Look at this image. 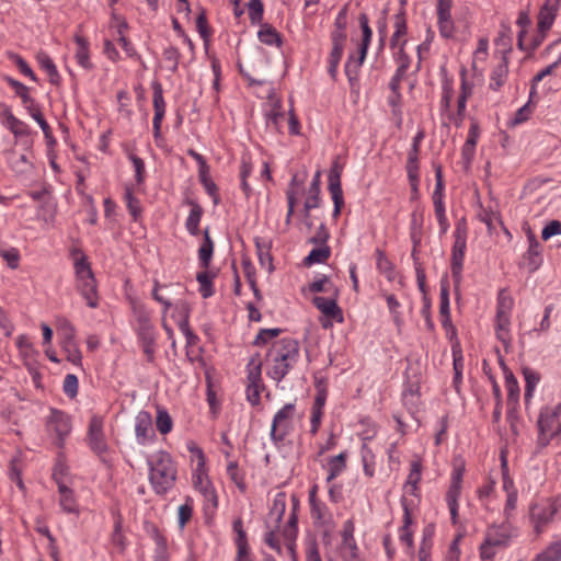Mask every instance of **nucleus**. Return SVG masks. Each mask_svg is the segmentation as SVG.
Segmentation results:
<instances>
[{
	"label": "nucleus",
	"mask_w": 561,
	"mask_h": 561,
	"mask_svg": "<svg viewBox=\"0 0 561 561\" xmlns=\"http://www.w3.org/2000/svg\"><path fill=\"white\" fill-rule=\"evenodd\" d=\"M454 0H437V20L439 34L444 38H451L455 32V25L451 18V7Z\"/></svg>",
	"instance_id": "nucleus-15"
},
{
	"label": "nucleus",
	"mask_w": 561,
	"mask_h": 561,
	"mask_svg": "<svg viewBox=\"0 0 561 561\" xmlns=\"http://www.w3.org/2000/svg\"><path fill=\"white\" fill-rule=\"evenodd\" d=\"M375 254L377 270L381 274H383L389 282L394 280L396 271L393 263L387 257L386 253L380 249H377Z\"/></svg>",
	"instance_id": "nucleus-32"
},
{
	"label": "nucleus",
	"mask_w": 561,
	"mask_h": 561,
	"mask_svg": "<svg viewBox=\"0 0 561 561\" xmlns=\"http://www.w3.org/2000/svg\"><path fill=\"white\" fill-rule=\"evenodd\" d=\"M465 252L451 251V276L454 279L455 290L458 291L461 279H462V267H463Z\"/></svg>",
	"instance_id": "nucleus-35"
},
{
	"label": "nucleus",
	"mask_w": 561,
	"mask_h": 561,
	"mask_svg": "<svg viewBox=\"0 0 561 561\" xmlns=\"http://www.w3.org/2000/svg\"><path fill=\"white\" fill-rule=\"evenodd\" d=\"M465 473V465H455L451 472V482L446 493L447 504H458V499L462 489V477Z\"/></svg>",
	"instance_id": "nucleus-21"
},
{
	"label": "nucleus",
	"mask_w": 561,
	"mask_h": 561,
	"mask_svg": "<svg viewBox=\"0 0 561 561\" xmlns=\"http://www.w3.org/2000/svg\"><path fill=\"white\" fill-rule=\"evenodd\" d=\"M341 173H342V168L339 165L337 162H334L329 172V185H328L329 192L331 194V197H332V201L334 204V209H333L334 218L340 216L341 209L344 205L343 191H342V186H341Z\"/></svg>",
	"instance_id": "nucleus-14"
},
{
	"label": "nucleus",
	"mask_w": 561,
	"mask_h": 561,
	"mask_svg": "<svg viewBox=\"0 0 561 561\" xmlns=\"http://www.w3.org/2000/svg\"><path fill=\"white\" fill-rule=\"evenodd\" d=\"M344 45L332 44V49L328 59V72L330 77L335 80L337 76V67L342 59Z\"/></svg>",
	"instance_id": "nucleus-47"
},
{
	"label": "nucleus",
	"mask_w": 561,
	"mask_h": 561,
	"mask_svg": "<svg viewBox=\"0 0 561 561\" xmlns=\"http://www.w3.org/2000/svg\"><path fill=\"white\" fill-rule=\"evenodd\" d=\"M151 88L153 91L152 103L154 110L152 119L153 137L158 140L161 138V124L165 114V101L163 98L162 84L158 80L151 82Z\"/></svg>",
	"instance_id": "nucleus-13"
},
{
	"label": "nucleus",
	"mask_w": 561,
	"mask_h": 561,
	"mask_svg": "<svg viewBox=\"0 0 561 561\" xmlns=\"http://www.w3.org/2000/svg\"><path fill=\"white\" fill-rule=\"evenodd\" d=\"M358 22L363 34L362 44L359 46V53H362V55H366L373 35L367 14L360 13L358 16Z\"/></svg>",
	"instance_id": "nucleus-44"
},
{
	"label": "nucleus",
	"mask_w": 561,
	"mask_h": 561,
	"mask_svg": "<svg viewBox=\"0 0 561 561\" xmlns=\"http://www.w3.org/2000/svg\"><path fill=\"white\" fill-rule=\"evenodd\" d=\"M451 351H453V359H454L453 365H454V373H455L454 385H455V388L457 389V391H459V383L461 382L462 370H463V356H462V351H461L459 342L453 343Z\"/></svg>",
	"instance_id": "nucleus-33"
},
{
	"label": "nucleus",
	"mask_w": 561,
	"mask_h": 561,
	"mask_svg": "<svg viewBox=\"0 0 561 561\" xmlns=\"http://www.w3.org/2000/svg\"><path fill=\"white\" fill-rule=\"evenodd\" d=\"M282 329L273 328V329H261L253 341V345L261 346L265 345L272 339L278 336L282 333Z\"/></svg>",
	"instance_id": "nucleus-60"
},
{
	"label": "nucleus",
	"mask_w": 561,
	"mask_h": 561,
	"mask_svg": "<svg viewBox=\"0 0 561 561\" xmlns=\"http://www.w3.org/2000/svg\"><path fill=\"white\" fill-rule=\"evenodd\" d=\"M333 288H335L330 282L329 277L323 275L321 278H318L309 284L308 289L310 293H333Z\"/></svg>",
	"instance_id": "nucleus-59"
},
{
	"label": "nucleus",
	"mask_w": 561,
	"mask_h": 561,
	"mask_svg": "<svg viewBox=\"0 0 561 561\" xmlns=\"http://www.w3.org/2000/svg\"><path fill=\"white\" fill-rule=\"evenodd\" d=\"M401 505L403 508V525L400 528V541L405 543L409 549L413 548V533L410 529V526L413 523L411 510L409 507L408 501L405 497L401 499Z\"/></svg>",
	"instance_id": "nucleus-24"
},
{
	"label": "nucleus",
	"mask_w": 561,
	"mask_h": 561,
	"mask_svg": "<svg viewBox=\"0 0 561 561\" xmlns=\"http://www.w3.org/2000/svg\"><path fill=\"white\" fill-rule=\"evenodd\" d=\"M330 255L331 249L329 245H319L309 252V254L305 257L304 263L306 266L325 263Z\"/></svg>",
	"instance_id": "nucleus-37"
},
{
	"label": "nucleus",
	"mask_w": 561,
	"mask_h": 561,
	"mask_svg": "<svg viewBox=\"0 0 561 561\" xmlns=\"http://www.w3.org/2000/svg\"><path fill=\"white\" fill-rule=\"evenodd\" d=\"M557 11H550L549 9L540 8L539 14H538V32H548L557 16Z\"/></svg>",
	"instance_id": "nucleus-57"
},
{
	"label": "nucleus",
	"mask_w": 561,
	"mask_h": 561,
	"mask_svg": "<svg viewBox=\"0 0 561 561\" xmlns=\"http://www.w3.org/2000/svg\"><path fill=\"white\" fill-rule=\"evenodd\" d=\"M504 370L505 387L507 390V414L508 416L516 410L519 400V385L514 374L501 362Z\"/></svg>",
	"instance_id": "nucleus-17"
},
{
	"label": "nucleus",
	"mask_w": 561,
	"mask_h": 561,
	"mask_svg": "<svg viewBox=\"0 0 561 561\" xmlns=\"http://www.w3.org/2000/svg\"><path fill=\"white\" fill-rule=\"evenodd\" d=\"M535 561H561V538L551 542L536 557Z\"/></svg>",
	"instance_id": "nucleus-49"
},
{
	"label": "nucleus",
	"mask_w": 561,
	"mask_h": 561,
	"mask_svg": "<svg viewBox=\"0 0 561 561\" xmlns=\"http://www.w3.org/2000/svg\"><path fill=\"white\" fill-rule=\"evenodd\" d=\"M259 39L265 44V45H276L280 46L282 44V37L280 34L274 28L273 26L268 24L262 25L261 30L259 31Z\"/></svg>",
	"instance_id": "nucleus-41"
},
{
	"label": "nucleus",
	"mask_w": 561,
	"mask_h": 561,
	"mask_svg": "<svg viewBox=\"0 0 561 561\" xmlns=\"http://www.w3.org/2000/svg\"><path fill=\"white\" fill-rule=\"evenodd\" d=\"M247 373V400L252 407H256L261 402V391L265 388L262 380V362L259 353H255L249 359Z\"/></svg>",
	"instance_id": "nucleus-8"
},
{
	"label": "nucleus",
	"mask_w": 561,
	"mask_h": 561,
	"mask_svg": "<svg viewBox=\"0 0 561 561\" xmlns=\"http://www.w3.org/2000/svg\"><path fill=\"white\" fill-rule=\"evenodd\" d=\"M360 456L365 476L368 478H373L375 476L376 467L375 454L366 444H363L360 448Z\"/></svg>",
	"instance_id": "nucleus-42"
},
{
	"label": "nucleus",
	"mask_w": 561,
	"mask_h": 561,
	"mask_svg": "<svg viewBox=\"0 0 561 561\" xmlns=\"http://www.w3.org/2000/svg\"><path fill=\"white\" fill-rule=\"evenodd\" d=\"M561 512L560 497H546L534 503L530 506V520L534 524L537 534L542 533L543 528L551 523Z\"/></svg>",
	"instance_id": "nucleus-6"
},
{
	"label": "nucleus",
	"mask_w": 561,
	"mask_h": 561,
	"mask_svg": "<svg viewBox=\"0 0 561 561\" xmlns=\"http://www.w3.org/2000/svg\"><path fill=\"white\" fill-rule=\"evenodd\" d=\"M153 538L156 542L154 561H169L168 543L165 537L156 529Z\"/></svg>",
	"instance_id": "nucleus-56"
},
{
	"label": "nucleus",
	"mask_w": 561,
	"mask_h": 561,
	"mask_svg": "<svg viewBox=\"0 0 561 561\" xmlns=\"http://www.w3.org/2000/svg\"><path fill=\"white\" fill-rule=\"evenodd\" d=\"M254 243H255L256 254H257L260 264L263 267L267 266V270L270 272L273 271V259L270 253V249H271L270 243L259 237H256L254 239Z\"/></svg>",
	"instance_id": "nucleus-36"
},
{
	"label": "nucleus",
	"mask_w": 561,
	"mask_h": 561,
	"mask_svg": "<svg viewBox=\"0 0 561 561\" xmlns=\"http://www.w3.org/2000/svg\"><path fill=\"white\" fill-rule=\"evenodd\" d=\"M365 57L366 55H362V53H359L357 59H355L354 56L351 55L345 64L344 71L350 82L351 89H355L358 87L359 69L364 62Z\"/></svg>",
	"instance_id": "nucleus-27"
},
{
	"label": "nucleus",
	"mask_w": 561,
	"mask_h": 561,
	"mask_svg": "<svg viewBox=\"0 0 561 561\" xmlns=\"http://www.w3.org/2000/svg\"><path fill=\"white\" fill-rule=\"evenodd\" d=\"M75 42L77 44L76 59L78 65L87 70L92 69L93 65L90 61L88 39L79 34H76Z\"/></svg>",
	"instance_id": "nucleus-28"
},
{
	"label": "nucleus",
	"mask_w": 561,
	"mask_h": 561,
	"mask_svg": "<svg viewBox=\"0 0 561 561\" xmlns=\"http://www.w3.org/2000/svg\"><path fill=\"white\" fill-rule=\"evenodd\" d=\"M11 169L16 174H27L32 172L34 165L26 154H20L16 159L11 161Z\"/></svg>",
	"instance_id": "nucleus-58"
},
{
	"label": "nucleus",
	"mask_w": 561,
	"mask_h": 561,
	"mask_svg": "<svg viewBox=\"0 0 561 561\" xmlns=\"http://www.w3.org/2000/svg\"><path fill=\"white\" fill-rule=\"evenodd\" d=\"M70 256L73 260L76 274V286L78 291L84 298L87 306L94 309L99 307L98 285L88 256L79 248L70 250Z\"/></svg>",
	"instance_id": "nucleus-3"
},
{
	"label": "nucleus",
	"mask_w": 561,
	"mask_h": 561,
	"mask_svg": "<svg viewBox=\"0 0 561 561\" xmlns=\"http://www.w3.org/2000/svg\"><path fill=\"white\" fill-rule=\"evenodd\" d=\"M531 114H533V108L528 102L525 105H523L520 108L517 110L514 117L508 122V126L515 127L517 125H520V124L527 122L530 118Z\"/></svg>",
	"instance_id": "nucleus-61"
},
{
	"label": "nucleus",
	"mask_w": 561,
	"mask_h": 561,
	"mask_svg": "<svg viewBox=\"0 0 561 561\" xmlns=\"http://www.w3.org/2000/svg\"><path fill=\"white\" fill-rule=\"evenodd\" d=\"M332 297L316 296L312 298L313 306L322 312L325 320L321 321L323 329H330L333 321L337 323L344 322V316L341 307L337 305L339 289L333 288Z\"/></svg>",
	"instance_id": "nucleus-10"
},
{
	"label": "nucleus",
	"mask_w": 561,
	"mask_h": 561,
	"mask_svg": "<svg viewBox=\"0 0 561 561\" xmlns=\"http://www.w3.org/2000/svg\"><path fill=\"white\" fill-rule=\"evenodd\" d=\"M529 247L527 252L524 254V264L527 266L529 272H535L541 264V247L535 234L529 231L528 233Z\"/></svg>",
	"instance_id": "nucleus-22"
},
{
	"label": "nucleus",
	"mask_w": 561,
	"mask_h": 561,
	"mask_svg": "<svg viewBox=\"0 0 561 561\" xmlns=\"http://www.w3.org/2000/svg\"><path fill=\"white\" fill-rule=\"evenodd\" d=\"M435 180H436V184H435V190L433 192L434 211H435V216L438 221V225H439L440 232L446 233L449 228V224H448V220H447V217L445 214V205L443 202L444 182H443V173H442L440 165H437L435 168Z\"/></svg>",
	"instance_id": "nucleus-12"
},
{
	"label": "nucleus",
	"mask_w": 561,
	"mask_h": 561,
	"mask_svg": "<svg viewBox=\"0 0 561 561\" xmlns=\"http://www.w3.org/2000/svg\"><path fill=\"white\" fill-rule=\"evenodd\" d=\"M358 22L363 34L362 44L359 46V53H362V55H366L373 35L367 14L360 13L358 16Z\"/></svg>",
	"instance_id": "nucleus-45"
},
{
	"label": "nucleus",
	"mask_w": 561,
	"mask_h": 561,
	"mask_svg": "<svg viewBox=\"0 0 561 561\" xmlns=\"http://www.w3.org/2000/svg\"><path fill=\"white\" fill-rule=\"evenodd\" d=\"M37 61L41 68L47 72L49 82L54 85L59 84L60 76L53 59L46 53H39Z\"/></svg>",
	"instance_id": "nucleus-34"
},
{
	"label": "nucleus",
	"mask_w": 561,
	"mask_h": 561,
	"mask_svg": "<svg viewBox=\"0 0 561 561\" xmlns=\"http://www.w3.org/2000/svg\"><path fill=\"white\" fill-rule=\"evenodd\" d=\"M523 375L525 378V400L526 402L533 397L535 387L540 380V375L529 367L523 368Z\"/></svg>",
	"instance_id": "nucleus-51"
},
{
	"label": "nucleus",
	"mask_w": 561,
	"mask_h": 561,
	"mask_svg": "<svg viewBox=\"0 0 561 561\" xmlns=\"http://www.w3.org/2000/svg\"><path fill=\"white\" fill-rule=\"evenodd\" d=\"M5 126L16 138L18 137L25 138L22 140V144L26 150H31V148L33 146V140L30 138V136L32 135V130L26 123L19 119L18 117H14Z\"/></svg>",
	"instance_id": "nucleus-26"
},
{
	"label": "nucleus",
	"mask_w": 561,
	"mask_h": 561,
	"mask_svg": "<svg viewBox=\"0 0 561 561\" xmlns=\"http://www.w3.org/2000/svg\"><path fill=\"white\" fill-rule=\"evenodd\" d=\"M514 300L506 289H501L497 294L496 316H495V333L499 341L502 342L507 350L511 344V312Z\"/></svg>",
	"instance_id": "nucleus-5"
},
{
	"label": "nucleus",
	"mask_w": 561,
	"mask_h": 561,
	"mask_svg": "<svg viewBox=\"0 0 561 561\" xmlns=\"http://www.w3.org/2000/svg\"><path fill=\"white\" fill-rule=\"evenodd\" d=\"M46 427L48 433L57 436L56 445L61 448L65 445L66 437L71 432V419L66 412L51 408Z\"/></svg>",
	"instance_id": "nucleus-11"
},
{
	"label": "nucleus",
	"mask_w": 561,
	"mask_h": 561,
	"mask_svg": "<svg viewBox=\"0 0 561 561\" xmlns=\"http://www.w3.org/2000/svg\"><path fill=\"white\" fill-rule=\"evenodd\" d=\"M439 316H450L449 308V282L447 277L440 279V291H439Z\"/></svg>",
	"instance_id": "nucleus-50"
},
{
	"label": "nucleus",
	"mask_w": 561,
	"mask_h": 561,
	"mask_svg": "<svg viewBox=\"0 0 561 561\" xmlns=\"http://www.w3.org/2000/svg\"><path fill=\"white\" fill-rule=\"evenodd\" d=\"M556 414H549L543 409L540 410L537 426L539 431V443L543 446L548 445L550 438L554 436L553 425L556 423Z\"/></svg>",
	"instance_id": "nucleus-20"
},
{
	"label": "nucleus",
	"mask_w": 561,
	"mask_h": 561,
	"mask_svg": "<svg viewBox=\"0 0 561 561\" xmlns=\"http://www.w3.org/2000/svg\"><path fill=\"white\" fill-rule=\"evenodd\" d=\"M193 483L194 486L203 493V495L209 500L216 502V493L215 490L210 483V481L207 478H204L202 473H197L193 476Z\"/></svg>",
	"instance_id": "nucleus-46"
},
{
	"label": "nucleus",
	"mask_w": 561,
	"mask_h": 561,
	"mask_svg": "<svg viewBox=\"0 0 561 561\" xmlns=\"http://www.w3.org/2000/svg\"><path fill=\"white\" fill-rule=\"evenodd\" d=\"M156 426L162 435L170 433L173 428L172 417L163 408H158L157 410Z\"/></svg>",
	"instance_id": "nucleus-52"
},
{
	"label": "nucleus",
	"mask_w": 561,
	"mask_h": 561,
	"mask_svg": "<svg viewBox=\"0 0 561 561\" xmlns=\"http://www.w3.org/2000/svg\"><path fill=\"white\" fill-rule=\"evenodd\" d=\"M385 298H386L388 309H389L390 313L392 314L396 325L400 327L402 324V317L398 310L401 306L400 302L398 301V299L396 298V296L393 294H386Z\"/></svg>",
	"instance_id": "nucleus-62"
},
{
	"label": "nucleus",
	"mask_w": 561,
	"mask_h": 561,
	"mask_svg": "<svg viewBox=\"0 0 561 561\" xmlns=\"http://www.w3.org/2000/svg\"><path fill=\"white\" fill-rule=\"evenodd\" d=\"M507 75L508 58L506 54H503L501 62L492 70L489 88L493 91L500 90L505 83Z\"/></svg>",
	"instance_id": "nucleus-25"
},
{
	"label": "nucleus",
	"mask_w": 561,
	"mask_h": 561,
	"mask_svg": "<svg viewBox=\"0 0 561 561\" xmlns=\"http://www.w3.org/2000/svg\"><path fill=\"white\" fill-rule=\"evenodd\" d=\"M3 80L14 90L15 94L21 99L23 105L32 103L34 99L30 94L28 87L9 76H4Z\"/></svg>",
	"instance_id": "nucleus-43"
},
{
	"label": "nucleus",
	"mask_w": 561,
	"mask_h": 561,
	"mask_svg": "<svg viewBox=\"0 0 561 561\" xmlns=\"http://www.w3.org/2000/svg\"><path fill=\"white\" fill-rule=\"evenodd\" d=\"M455 242L451 251L466 252L467 248V227L465 221L458 222L454 231Z\"/></svg>",
	"instance_id": "nucleus-54"
},
{
	"label": "nucleus",
	"mask_w": 561,
	"mask_h": 561,
	"mask_svg": "<svg viewBox=\"0 0 561 561\" xmlns=\"http://www.w3.org/2000/svg\"><path fill=\"white\" fill-rule=\"evenodd\" d=\"M59 494V504L62 511L70 514H78L79 507L73 491L69 489L67 485H60Z\"/></svg>",
	"instance_id": "nucleus-31"
},
{
	"label": "nucleus",
	"mask_w": 561,
	"mask_h": 561,
	"mask_svg": "<svg viewBox=\"0 0 561 561\" xmlns=\"http://www.w3.org/2000/svg\"><path fill=\"white\" fill-rule=\"evenodd\" d=\"M203 243L198 249L199 264L204 270H207L210 265V261L214 253V242L209 234V228L203 231Z\"/></svg>",
	"instance_id": "nucleus-29"
},
{
	"label": "nucleus",
	"mask_w": 561,
	"mask_h": 561,
	"mask_svg": "<svg viewBox=\"0 0 561 561\" xmlns=\"http://www.w3.org/2000/svg\"><path fill=\"white\" fill-rule=\"evenodd\" d=\"M135 435L139 445H146L156 439V433L152 427V417L148 411H140L135 420Z\"/></svg>",
	"instance_id": "nucleus-16"
},
{
	"label": "nucleus",
	"mask_w": 561,
	"mask_h": 561,
	"mask_svg": "<svg viewBox=\"0 0 561 561\" xmlns=\"http://www.w3.org/2000/svg\"><path fill=\"white\" fill-rule=\"evenodd\" d=\"M512 538L511 528L506 524L491 526L488 528L484 540L488 545L496 548L506 547Z\"/></svg>",
	"instance_id": "nucleus-19"
},
{
	"label": "nucleus",
	"mask_w": 561,
	"mask_h": 561,
	"mask_svg": "<svg viewBox=\"0 0 561 561\" xmlns=\"http://www.w3.org/2000/svg\"><path fill=\"white\" fill-rule=\"evenodd\" d=\"M300 358V343L298 340L286 336L272 343L266 355V375L277 383L280 382Z\"/></svg>",
	"instance_id": "nucleus-1"
},
{
	"label": "nucleus",
	"mask_w": 561,
	"mask_h": 561,
	"mask_svg": "<svg viewBox=\"0 0 561 561\" xmlns=\"http://www.w3.org/2000/svg\"><path fill=\"white\" fill-rule=\"evenodd\" d=\"M320 172H316L308 191V197L304 204V217L306 225L311 228L312 222L309 220L310 210L320 206Z\"/></svg>",
	"instance_id": "nucleus-18"
},
{
	"label": "nucleus",
	"mask_w": 561,
	"mask_h": 561,
	"mask_svg": "<svg viewBox=\"0 0 561 561\" xmlns=\"http://www.w3.org/2000/svg\"><path fill=\"white\" fill-rule=\"evenodd\" d=\"M134 330L138 342L149 363L156 357V330L151 321V312L142 304H133Z\"/></svg>",
	"instance_id": "nucleus-4"
},
{
	"label": "nucleus",
	"mask_w": 561,
	"mask_h": 561,
	"mask_svg": "<svg viewBox=\"0 0 561 561\" xmlns=\"http://www.w3.org/2000/svg\"><path fill=\"white\" fill-rule=\"evenodd\" d=\"M295 411V403H286L275 413L270 433L271 439L274 444L278 445L282 443L291 432Z\"/></svg>",
	"instance_id": "nucleus-9"
},
{
	"label": "nucleus",
	"mask_w": 561,
	"mask_h": 561,
	"mask_svg": "<svg viewBox=\"0 0 561 561\" xmlns=\"http://www.w3.org/2000/svg\"><path fill=\"white\" fill-rule=\"evenodd\" d=\"M0 256L7 262L8 266L12 270L19 267L20 253L15 248H0Z\"/></svg>",
	"instance_id": "nucleus-63"
},
{
	"label": "nucleus",
	"mask_w": 561,
	"mask_h": 561,
	"mask_svg": "<svg viewBox=\"0 0 561 561\" xmlns=\"http://www.w3.org/2000/svg\"><path fill=\"white\" fill-rule=\"evenodd\" d=\"M84 440L90 450L96 455L101 461L105 462V456L110 450V446L105 437L104 417L102 415H91Z\"/></svg>",
	"instance_id": "nucleus-7"
},
{
	"label": "nucleus",
	"mask_w": 561,
	"mask_h": 561,
	"mask_svg": "<svg viewBox=\"0 0 561 561\" xmlns=\"http://www.w3.org/2000/svg\"><path fill=\"white\" fill-rule=\"evenodd\" d=\"M198 179L207 194L213 198L214 204L217 205L220 202V198L216 183L209 178V167L207 169L198 170Z\"/></svg>",
	"instance_id": "nucleus-38"
},
{
	"label": "nucleus",
	"mask_w": 561,
	"mask_h": 561,
	"mask_svg": "<svg viewBox=\"0 0 561 561\" xmlns=\"http://www.w3.org/2000/svg\"><path fill=\"white\" fill-rule=\"evenodd\" d=\"M227 474L241 492H245L247 484L244 481V473L239 469V466L236 461L228 463Z\"/></svg>",
	"instance_id": "nucleus-55"
},
{
	"label": "nucleus",
	"mask_w": 561,
	"mask_h": 561,
	"mask_svg": "<svg viewBox=\"0 0 561 561\" xmlns=\"http://www.w3.org/2000/svg\"><path fill=\"white\" fill-rule=\"evenodd\" d=\"M215 277V274H211L207 271L199 272L196 275V280L199 284V294L203 298H209L214 295V285L213 279Z\"/></svg>",
	"instance_id": "nucleus-40"
},
{
	"label": "nucleus",
	"mask_w": 561,
	"mask_h": 561,
	"mask_svg": "<svg viewBox=\"0 0 561 561\" xmlns=\"http://www.w3.org/2000/svg\"><path fill=\"white\" fill-rule=\"evenodd\" d=\"M124 199L126 202L127 209L135 221L141 215L140 201L134 195L133 187L130 185L125 186Z\"/></svg>",
	"instance_id": "nucleus-39"
},
{
	"label": "nucleus",
	"mask_w": 561,
	"mask_h": 561,
	"mask_svg": "<svg viewBox=\"0 0 561 561\" xmlns=\"http://www.w3.org/2000/svg\"><path fill=\"white\" fill-rule=\"evenodd\" d=\"M185 204L191 206V211L185 221V228L192 236H197L199 233V224L203 216V207L194 199L187 198Z\"/></svg>",
	"instance_id": "nucleus-23"
},
{
	"label": "nucleus",
	"mask_w": 561,
	"mask_h": 561,
	"mask_svg": "<svg viewBox=\"0 0 561 561\" xmlns=\"http://www.w3.org/2000/svg\"><path fill=\"white\" fill-rule=\"evenodd\" d=\"M162 56H163L164 60L170 64L169 69L172 72H175L178 70L179 61H180V57H181L179 49L174 46H169L163 50Z\"/></svg>",
	"instance_id": "nucleus-64"
},
{
	"label": "nucleus",
	"mask_w": 561,
	"mask_h": 561,
	"mask_svg": "<svg viewBox=\"0 0 561 561\" xmlns=\"http://www.w3.org/2000/svg\"><path fill=\"white\" fill-rule=\"evenodd\" d=\"M149 482L157 495H165L175 485L178 470L171 455L159 450L147 459Z\"/></svg>",
	"instance_id": "nucleus-2"
},
{
	"label": "nucleus",
	"mask_w": 561,
	"mask_h": 561,
	"mask_svg": "<svg viewBox=\"0 0 561 561\" xmlns=\"http://www.w3.org/2000/svg\"><path fill=\"white\" fill-rule=\"evenodd\" d=\"M347 456V451H342L329 459L327 482H331L346 469Z\"/></svg>",
	"instance_id": "nucleus-30"
},
{
	"label": "nucleus",
	"mask_w": 561,
	"mask_h": 561,
	"mask_svg": "<svg viewBox=\"0 0 561 561\" xmlns=\"http://www.w3.org/2000/svg\"><path fill=\"white\" fill-rule=\"evenodd\" d=\"M421 469L422 466L420 461L411 462V469L405 483V489L411 494H415V491L417 490V484L421 481Z\"/></svg>",
	"instance_id": "nucleus-53"
},
{
	"label": "nucleus",
	"mask_w": 561,
	"mask_h": 561,
	"mask_svg": "<svg viewBox=\"0 0 561 561\" xmlns=\"http://www.w3.org/2000/svg\"><path fill=\"white\" fill-rule=\"evenodd\" d=\"M477 138H478V126L476 124L471 125L469 129L468 138L462 147L461 153L462 158L470 162L474 154V148L477 145Z\"/></svg>",
	"instance_id": "nucleus-48"
}]
</instances>
